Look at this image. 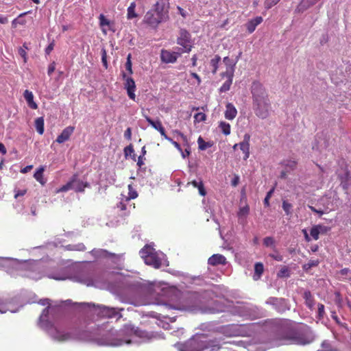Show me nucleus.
Masks as SVG:
<instances>
[{"mask_svg": "<svg viewBox=\"0 0 351 351\" xmlns=\"http://www.w3.org/2000/svg\"><path fill=\"white\" fill-rule=\"evenodd\" d=\"M194 119H195V122H197V123L202 122V121H206V114H204L203 112H198L195 114Z\"/></svg>", "mask_w": 351, "mask_h": 351, "instance_id": "nucleus-43", "label": "nucleus"}, {"mask_svg": "<svg viewBox=\"0 0 351 351\" xmlns=\"http://www.w3.org/2000/svg\"><path fill=\"white\" fill-rule=\"evenodd\" d=\"M19 54L23 58V61L24 62H27V53H26V51L25 50V49H23V47H20L19 49Z\"/></svg>", "mask_w": 351, "mask_h": 351, "instance_id": "nucleus-54", "label": "nucleus"}, {"mask_svg": "<svg viewBox=\"0 0 351 351\" xmlns=\"http://www.w3.org/2000/svg\"><path fill=\"white\" fill-rule=\"evenodd\" d=\"M276 340L280 344L305 345L311 342L312 339L302 331L290 326H284L276 335Z\"/></svg>", "mask_w": 351, "mask_h": 351, "instance_id": "nucleus-1", "label": "nucleus"}, {"mask_svg": "<svg viewBox=\"0 0 351 351\" xmlns=\"http://www.w3.org/2000/svg\"><path fill=\"white\" fill-rule=\"evenodd\" d=\"M72 185H73V182H71V181L66 183L65 185H63L58 191L60 192H66L70 189H73Z\"/></svg>", "mask_w": 351, "mask_h": 351, "instance_id": "nucleus-50", "label": "nucleus"}, {"mask_svg": "<svg viewBox=\"0 0 351 351\" xmlns=\"http://www.w3.org/2000/svg\"><path fill=\"white\" fill-rule=\"evenodd\" d=\"M117 207L121 211H127L123 213L124 215H127L129 214L132 208L133 209L135 208V204H131L130 201L125 198L117 204Z\"/></svg>", "mask_w": 351, "mask_h": 351, "instance_id": "nucleus-18", "label": "nucleus"}, {"mask_svg": "<svg viewBox=\"0 0 351 351\" xmlns=\"http://www.w3.org/2000/svg\"><path fill=\"white\" fill-rule=\"evenodd\" d=\"M93 252L98 256L110 258H118L119 255L108 252L106 250L100 249L97 250H93Z\"/></svg>", "mask_w": 351, "mask_h": 351, "instance_id": "nucleus-26", "label": "nucleus"}, {"mask_svg": "<svg viewBox=\"0 0 351 351\" xmlns=\"http://www.w3.org/2000/svg\"><path fill=\"white\" fill-rule=\"evenodd\" d=\"M23 96L29 108L34 110H36L38 108L37 104L34 101V95L32 92L25 90L23 93Z\"/></svg>", "mask_w": 351, "mask_h": 351, "instance_id": "nucleus-22", "label": "nucleus"}, {"mask_svg": "<svg viewBox=\"0 0 351 351\" xmlns=\"http://www.w3.org/2000/svg\"><path fill=\"white\" fill-rule=\"evenodd\" d=\"M251 93L253 102H261L268 100V95L263 85L259 82H254L252 84Z\"/></svg>", "mask_w": 351, "mask_h": 351, "instance_id": "nucleus-6", "label": "nucleus"}, {"mask_svg": "<svg viewBox=\"0 0 351 351\" xmlns=\"http://www.w3.org/2000/svg\"><path fill=\"white\" fill-rule=\"evenodd\" d=\"M254 110L257 117L261 119H266L269 116L270 108L269 99L261 102H253Z\"/></svg>", "mask_w": 351, "mask_h": 351, "instance_id": "nucleus-7", "label": "nucleus"}, {"mask_svg": "<svg viewBox=\"0 0 351 351\" xmlns=\"http://www.w3.org/2000/svg\"><path fill=\"white\" fill-rule=\"evenodd\" d=\"M264 271V267L263 263H256L254 265V279L258 280L261 278Z\"/></svg>", "mask_w": 351, "mask_h": 351, "instance_id": "nucleus-31", "label": "nucleus"}, {"mask_svg": "<svg viewBox=\"0 0 351 351\" xmlns=\"http://www.w3.org/2000/svg\"><path fill=\"white\" fill-rule=\"evenodd\" d=\"M123 79L125 80L124 87L127 90V93L129 98L135 101L136 95V84L135 82L131 77H128L125 72L122 73Z\"/></svg>", "mask_w": 351, "mask_h": 351, "instance_id": "nucleus-9", "label": "nucleus"}, {"mask_svg": "<svg viewBox=\"0 0 351 351\" xmlns=\"http://www.w3.org/2000/svg\"><path fill=\"white\" fill-rule=\"evenodd\" d=\"M274 189H271L267 194L266 197H265L264 199V204L265 206H269V199L271 196V194L273 193L274 192Z\"/></svg>", "mask_w": 351, "mask_h": 351, "instance_id": "nucleus-55", "label": "nucleus"}, {"mask_svg": "<svg viewBox=\"0 0 351 351\" xmlns=\"http://www.w3.org/2000/svg\"><path fill=\"white\" fill-rule=\"evenodd\" d=\"M190 34L186 31L181 29L180 36L178 38L177 43L183 47L182 53H188L191 50V45L190 42Z\"/></svg>", "mask_w": 351, "mask_h": 351, "instance_id": "nucleus-8", "label": "nucleus"}, {"mask_svg": "<svg viewBox=\"0 0 351 351\" xmlns=\"http://www.w3.org/2000/svg\"><path fill=\"white\" fill-rule=\"evenodd\" d=\"M208 263L209 265L213 266H216L219 265H226V258L224 256L216 254L212 255L208 260Z\"/></svg>", "mask_w": 351, "mask_h": 351, "instance_id": "nucleus-19", "label": "nucleus"}, {"mask_svg": "<svg viewBox=\"0 0 351 351\" xmlns=\"http://www.w3.org/2000/svg\"><path fill=\"white\" fill-rule=\"evenodd\" d=\"M146 121L151 125L155 130H158L159 127H162V123L160 120L154 121L149 117L144 115Z\"/></svg>", "mask_w": 351, "mask_h": 351, "instance_id": "nucleus-34", "label": "nucleus"}, {"mask_svg": "<svg viewBox=\"0 0 351 351\" xmlns=\"http://www.w3.org/2000/svg\"><path fill=\"white\" fill-rule=\"evenodd\" d=\"M182 53L180 52H171L170 51L162 49L160 53L162 62L165 63H174L176 62L178 56Z\"/></svg>", "mask_w": 351, "mask_h": 351, "instance_id": "nucleus-11", "label": "nucleus"}, {"mask_svg": "<svg viewBox=\"0 0 351 351\" xmlns=\"http://www.w3.org/2000/svg\"><path fill=\"white\" fill-rule=\"evenodd\" d=\"M56 69V63L53 62L48 66L47 73L50 76Z\"/></svg>", "mask_w": 351, "mask_h": 351, "instance_id": "nucleus-60", "label": "nucleus"}, {"mask_svg": "<svg viewBox=\"0 0 351 351\" xmlns=\"http://www.w3.org/2000/svg\"><path fill=\"white\" fill-rule=\"evenodd\" d=\"M168 0H159L145 15L144 22H166L169 20Z\"/></svg>", "mask_w": 351, "mask_h": 351, "instance_id": "nucleus-3", "label": "nucleus"}, {"mask_svg": "<svg viewBox=\"0 0 351 351\" xmlns=\"http://www.w3.org/2000/svg\"><path fill=\"white\" fill-rule=\"evenodd\" d=\"M123 310V308L117 309L116 308L104 306L101 310V313L102 316L108 318H112L116 317L117 315H119L118 319H120L122 317V315L119 314V311H121Z\"/></svg>", "mask_w": 351, "mask_h": 351, "instance_id": "nucleus-15", "label": "nucleus"}, {"mask_svg": "<svg viewBox=\"0 0 351 351\" xmlns=\"http://www.w3.org/2000/svg\"><path fill=\"white\" fill-rule=\"evenodd\" d=\"M145 158L143 156H139L137 160V165L141 167L144 165Z\"/></svg>", "mask_w": 351, "mask_h": 351, "instance_id": "nucleus-63", "label": "nucleus"}, {"mask_svg": "<svg viewBox=\"0 0 351 351\" xmlns=\"http://www.w3.org/2000/svg\"><path fill=\"white\" fill-rule=\"evenodd\" d=\"M250 135L249 134H245L243 136V141L239 143V148L244 154L243 160H246L250 157Z\"/></svg>", "mask_w": 351, "mask_h": 351, "instance_id": "nucleus-12", "label": "nucleus"}, {"mask_svg": "<svg viewBox=\"0 0 351 351\" xmlns=\"http://www.w3.org/2000/svg\"><path fill=\"white\" fill-rule=\"evenodd\" d=\"M267 304L274 306L279 312L286 308V301L283 298H269L267 301Z\"/></svg>", "mask_w": 351, "mask_h": 351, "instance_id": "nucleus-16", "label": "nucleus"}, {"mask_svg": "<svg viewBox=\"0 0 351 351\" xmlns=\"http://www.w3.org/2000/svg\"><path fill=\"white\" fill-rule=\"evenodd\" d=\"M101 62L103 64V66L105 67L106 69H108V64L107 61V52L104 47L101 49Z\"/></svg>", "mask_w": 351, "mask_h": 351, "instance_id": "nucleus-42", "label": "nucleus"}, {"mask_svg": "<svg viewBox=\"0 0 351 351\" xmlns=\"http://www.w3.org/2000/svg\"><path fill=\"white\" fill-rule=\"evenodd\" d=\"M263 244L266 247L273 246L274 245V239L271 237H267L263 239Z\"/></svg>", "mask_w": 351, "mask_h": 351, "instance_id": "nucleus-47", "label": "nucleus"}, {"mask_svg": "<svg viewBox=\"0 0 351 351\" xmlns=\"http://www.w3.org/2000/svg\"><path fill=\"white\" fill-rule=\"evenodd\" d=\"M310 234L311 235V237L315 239V240H318L319 239V232L317 229V228L315 227V226H313L310 230Z\"/></svg>", "mask_w": 351, "mask_h": 351, "instance_id": "nucleus-49", "label": "nucleus"}, {"mask_svg": "<svg viewBox=\"0 0 351 351\" xmlns=\"http://www.w3.org/2000/svg\"><path fill=\"white\" fill-rule=\"evenodd\" d=\"M99 24H100V27H101L102 32H104V34H106L107 30L110 29L112 25H114V23H99Z\"/></svg>", "mask_w": 351, "mask_h": 351, "instance_id": "nucleus-51", "label": "nucleus"}, {"mask_svg": "<svg viewBox=\"0 0 351 351\" xmlns=\"http://www.w3.org/2000/svg\"><path fill=\"white\" fill-rule=\"evenodd\" d=\"M197 143H198V145H199V149H201V150H205L208 147H210L212 146V144H210L208 142L204 141V140L201 136H199L198 138Z\"/></svg>", "mask_w": 351, "mask_h": 351, "instance_id": "nucleus-39", "label": "nucleus"}, {"mask_svg": "<svg viewBox=\"0 0 351 351\" xmlns=\"http://www.w3.org/2000/svg\"><path fill=\"white\" fill-rule=\"evenodd\" d=\"M75 128L73 126H68L65 128L61 134L58 136L56 141L58 143H63L70 138V136L73 133Z\"/></svg>", "mask_w": 351, "mask_h": 351, "instance_id": "nucleus-17", "label": "nucleus"}, {"mask_svg": "<svg viewBox=\"0 0 351 351\" xmlns=\"http://www.w3.org/2000/svg\"><path fill=\"white\" fill-rule=\"evenodd\" d=\"M124 154L125 156H130L132 159L136 161V154H134V149L132 144L124 148Z\"/></svg>", "mask_w": 351, "mask_h": 351, "instance_id": "nucleus-33", "label": "nucleus"}, {"mask_svg": "<svg viewBox=\"0 0 351 351\" xmlns=\"http://www.w3.org/2000/svg\"><path fill=\"white\" fill-rule=\"evenodd\" d=\"M282 164L289 170H294L297 167V162L293 160H284Z\"/></svg>", "mask_w": 351, "mask_h": 351, "instance_id": "nucleus-35", "label": "nucleus"}, {"mask_svg": "<svg viewBox=\"0 0 351 351\" xmlns=\"http://www.w3.org/2000/svg\"><path fill=\"white\" fill-rule=\"evenodd\" d=\"M222 332L228 337H237L241 335L239 327L237 325L230 324L222 328Z\"/></svg>", "mask_w": 351, "mask_h": 351, "instance_id": "nucleus-14", "label": "nucleus"}, {"mask_svg": "<svg viewBox=\"0 0 351 351\" xmlns=\"http://www.w3.org/2000/svg\"><path fill=\"white\" fill-rule=\"evenodd\" d=\"M317 308H318V316H319V318H320V319L323 318L324 315L325 314L324 305L319 303L317 305Z\"/></svg>", "mask_w": 351, "mask_h": 351, "instance_id": "nucleus-53", "label": "nucleus"}, {"mask_svg": "<svg viewBox=\"0 0 351 351\" xmlns=\"http://www.w3.org/2000/svg\"><path fill=\"white\" fill-rule=\"evenodd\" d=\"M71 182H73L72 187L75 192H83L85 188L90 186L88 182H84L74 179L71 180Z\"/></svg>", "mask_w": 351, "mask_h": 351, "instance_id": "nucleus-24", "label": "nucleus"}, {"mask_svg": "<svg viewBox=\"0 0 351 351\" xmlns=\"http://www.w3.org/2000/svg\"><path fill=\"white\" fill-rule=\"evenodd\" d=\"M135 8L136 4L134 2L132 3L130 5L128 8V19H132L134 17L136 16V14L135 13Z\"/></svg>", "mask_w": 351, "mask_h": 351, "instance_id": "nucleus-40", "label": "nucleus"}, {"mask_svg": "<svg viewBox=\"0 0 351 351\" xmlns=\"http://www.w3.org/2000/svg\"><path fill=\"white\" fill-rule=\"evenodd\" d=\"M250 213V206L245 203L244 206H240L237 213V217L240 221L246 220L247 215Z\"/></svg>", "mask_w": 351, "mask_h": 351, "instance_id": "nucleus-23", "label": "nucleus"}, {"mask_svg": "<svg viewBox=\"0 0 351 351\" xmlns=\"http://www.w3.org/2000/svg\"><path fill=\"white\" fill-rule=\"evenodd\" d=\"M220 346L215 340H210L204 334L195 335L186 342L181 351H217Z\"/></svg>", "mask_w": 351, "mask_h": 351, "instance_id": "nucleus-2", "label": "nucleus"}, {"mask_svg": "<svg viewBox=\"0 0 351 351\" xmlns=\"http://www.w3.org/2000/svg\"><path fill=\"white\" fill-rule=\"evenodd\" d=\"M138 197L137 191L133 188L132 184L128 185V196L125 197L127 199L130 201L132 199H135Z\"/></svg>", "mask_w": 351, "mask_h": 351, "instance_id": "nucleus-37", "label": "nucleus"}, {"mask_svg": "<svg viewBox=\"0 0 351 351\" xmlns=\"http://www.w3.org/2000/svg\"><path fill=\"white\" fill-rule=\"evenodd\" d=\"M189 184H192L195 188H197L200 195L205 196L206 195V191L202 180H199V181L193 180L191 182H189Z\"/></svg>", "mask_w": 351, "mask_h": 351, "instance_id": "nucleus-27", "label": "nucleus"}, {"mask_svg": "<svg viewBox=\"0 0 351 351\" xmlns=\"http://www.w3.org/2000/svg\"><path fill=\"white\" fill-rule=\"evenodd\" d=\"M223 62L226 65V71L221 75L224 77L225 75H234L236 62H234L228 56H226L223 59Z\"/></svg>", "mask_w": 351, "mask_h": 351, "instance_id": "nucleus-13", "label": "nucleus"}, {"mask_svg": "<svg viewBox=\"0 0 351 351\" xmlns=\"http://www.w3.org/2000/svg\"><path fill=\"white\" fill-rule=\"evenodd\" d=\"M45 171L44 167H40L34 174V178L42 185L45 184V180L43 178V173Z\"/></svg>", "mask_w": 351, "mask_h": 351, "instance_id": "nucleus-28", "label": "nucleus"}, {"mask_svg": "<svg viewBox=\"0 0 351 351\" xmlns=\"http://www.w3.org/2000/svg\"><path fill=\"white\" fill-rule=\"evenodd\" d=\"M132 56L130 53L128 55L127 61L125 62V69L128 71L129 74L132 75L133 73L132 71V63L131 60Z\"/></svg>", "mask_w": 351, "mask_h": 351, "instance_id": "nucleus-41", "label": "nucleus"}, {"mask_svg": "<svg viewBox=\"0 0 351 351\" xmlns=\"http://www.w3.org/2000/svg\"><path fill=\"white\" fill-rule=\"evenodd\" d=\"M55 46L54 40H53L45 49V53L47 55H49L52 51Z\"/></svg>", "mask_w": 351, "mask_h": 351, "instance_id": "nucleus-59", "label": "nucleus"}, {"mask_svg": "<svg viewBox=\"0 0 351 351\" xmlns=\"http://www.w3.org/2000/svg\"><path fill=\"white\" fill-rule=\"evenodd\" d=\"M168 141H169V142H170V143H171V144H172V145H173V146H174V147H175L178 150V151H180V152H182V148H181V146H180V145L178 142H176V141H173V140L172 138H169L168 139Z\"/></svg>", "mask_w": 351, "mask_h": 351, "instance_id": "nucleus-58", "label": "nucleus"}, {"mask_svg": "<svg viewBox=\"0 0 351 351\" xmlns=\"http://www.w3.org/2000/svg\"><path fill=\"white\" fill-rule=\"evenodd\" d=\"M44 118L43 117H38L35 120V128L38 133L42 135L44 133Z\"/></svg>", "mask_w": 351, "mask_h": 351, "instance_id": "nucleus-30", "label": "nucleus"}, {"mask_svg": "<svg viewBox=\"0 0 351 351\" xmlns=\"http://www.w3.org/2000/svg\"><path fill=\"white\" fill-rule=\"evenodd\" d=\"M315 227L317 228L318 232L319 234H326L330 230V228L323 226V225H316Z\"/></svg>", "mask_w": 351, "mask_h": 351, "instance_id": "nucleus-45", "label": "nucleus"}, {"mask_svg": "<svg viewBox=\"0 0 351 351\" xmlns=\"http://www.w3.org/2000/svg\"><path fill=\"white\" fill-rule=\"evenodd\" d=\"M119 332L120 336H125L126 338L119 339L117 340V342L112 343V345L119 346L124 343L130 344L131 343V340L129 339L130 337L132 335L141 337L143 333V331L130 324H125L123 327L120 330Z\"/></svg>", "mask_w": 351, "mask_h": 351, "instance_id": "nucleus-5", "label": "nucleus"}, {"mask_svg": "<svg viewBox=\"0 0 351 351\" xmlns=\"http://www.w3.org/2000/svg\"><path fill=\"white\" fill-rule=\"evenodd\" d=\"M319 264L318 259L310 260L307 263L303 265V269L306 271L311 269L312 267H317Z\"/></svg>", "mask_w": 351, "mask_h": 351, "instance_id": "nucleus-38", "label": "nucleus"}, {"mask_svg": "<svg viewBox=\"0 0 351 351\" xmlns=\"http://www.w3.org/2000/svg\"><path fill=\"white\" fill-rule=\"evenodd\" d=\"M124 136L126 139L130 140L132 138V130L130 128H127L124 132Z\"/></svg>", "mask_w": 351, "mask_h": 351, "instance_id": "nucleus-61", "label": "nucleus"}, {"mask_svg": "<svg viewBox=\"0 0 351 351\" xmlns=\"http://www.w3.org/2000/svg\"><path fill=\"white\" fill-rule=\"evenodd\" d=\"M221 61V57L219 55H216L213 59L210 60V65L212 67V73L215 74L218 69V65Z\"/></svg>", "mask_w": 351, "mask_h": 351, "instance_id": "nucleus-32", "label": "nucleus"}, {"mask_svg": "<svg viewBox=\"0 0 351 351\" xmlns=\"http://www.w3.org/2000/svg\"><path fill=\"white\" fill-rule=\"evenodd\" d=\"M258 24V23H248L247 27H246L248 33L249 34L252 33L256 29V25Z\"/></svg>", "mask_w": 351, "mask_h": 351, "instance_id": "nucleus-57", "label": "nucleus"}, {"mask_svg": "<svg viewBox=\"0 0 351 351\" xmlns=\"http://www.w3.org/2000/svg\"><path fill=\"white\" fill-rule=\"evenodd\" d=\"M224 114L226 119L232 120L236 117L237 110L232 104L228 103L226 106V111Z\"/></svg>", "mask_w": 351, "mask_h": 351, "instance_id": "nucleus-20", "label": "nucleus"}, {"mask_svg": "<svg viewBox=\"0 0 351 351\" xmlns=\"http://www.w3.org/2000/svg\"><path fill=\"white\" fill-rule=\"evenodd\" d=\"M317 3V1L316 0H302L295 10L298 12H303Z\"/></svg>", "mask_w": 351, "mask_h": 351, "instance_id": "nucleus-21", "label": "nucleus"}, {"mask_svg": "<svg viewBox=\"0 0 351 351\" xmlns=\"http://www.w3.org/2000/svg\"><path fill=\"white\" fill-rule=\"evenodd\" d=\"M309 208L311 209V210L313 213H317L319 214L320 216H322L323 214H324V211L322 210H317L316 209L315 207L312 206H308Z\"/></svg>", "mask_w": 351, "mask_h": 351, "instance_id": "nucleus-64", "label": "nucleus"}, {"mask_svg": "<svg viewBox=\"0 0 351 351\" xmlns=\"http://www.w3.org/2000/svg\"><path fill=\"white\" fill-rule=\"evenodd\" d=\"M145 263L156 269L160 267L162 263L155 249L150 245H145L139 252Z\"/></svg>", "mask_w": 351, "mask_h": 351, "instance_id": "nucleus-4", "label": "nucleus"}, {"mask_svg": "<svg viewBox=\"0 0 351 351\" xmlns=\"http://www.w3.org/2000/svg\"><path fill=\"white\" fill-rule=\"evenodd\" d=\"M280 0H265V7L269 9L276 5Z\"/></svg>", "mask_w": 351, "mask_h": 351, "instance_id": "nucleus-48", "label": "nucleus"}, {"mask_svg": "<svg viewBox=\"0 0 351 351\" xmlns=\"http://www.w3.org/2000/svg\"><path fill=\"white\" fill-rule=\"evenodd\" d=\"M80 282L87 286H93L94 285L93 279L88 277L81 279Z\"/></svg>", "mask_w": 351, "mask_h": 351, "instance_id": "nucleus-56", "label": "nucleus"}, {"mask_svg": "<svg viewBox=\"0 0 351 351\" xmlns=\"http://www.w3.org/2000/svg\"><path fill=\"white\" fill-rule=\"evenodd\" d=\"M289 276V269H287V267H283L282 268L280 269V270L278 271V276L280 277V278H282V277H288Z\"/></svg>", "mask_w": 351, "mask_h": 351, "instance_id": "nucleus-46", "label": "nucleus"}, {"mask_svg": "<svg viewBox=\"0 0 351 351\" xmlns=\"http://www.w3.org/2000/svg\"><path fill=\"white\" fill-rule=\"evenodd\" d=\"M26 193H27L26 189H23V190L15 189H14V198L17 199L19 197L23 196L26 194Z\"/></svg>", "mask_w": 351, "mask_h": 351, "instance_id": "nucleus-52", "label": "nucleus"}, {"mask_svg": "<svg viewBox=\"0 0 351 351\" xmlns=\"http://www.w3.org/2000/svg\"><path fill=\"white\" fill-rule=\"evenodd\" d=\"M53 338L58 341H66L71 339H82V335L80 332H60L56 331V334L53 335Z\"/></svg>", "mask_w": 351, "mask_h": 351, "instance_id": "nucleus-10", "label": "nucleus"}, {"mask_svg": "<svg viewBox=\"0 0 351 351\" xmlns=\"http://www.w3.org/2000/svg\"><path fill=\"white\" fill-rule=\"evenodd\" d=\"M303 298L305 300V304L306 306H308L310 309H313L315 305V300L311 291L308 290L305 291L303 294Z\"/></svg>", "mask_w": 351, "mask_h": 351, "instance_id": "nucleus-25", "label": "nucleus"}, {"mask_svg": "<svg viewBox=\"0 0 351 351\" xmlns=\"http://www.w3.org/2000/svg\"><path fill=\"white\" fill-rule=\"evenodd\" d=\"M282 208L287 215L291 214V210L292 208V204L284 200L282 202Z\"/></svg>", "mask_w": 351, "mask_h": 351, "instance_id": "nucleus-44", "label": "nucleus"}, {"mask_svg": "<svg viewBox=\"0 0 351 351\" xmlns=\"http://www.w3.org/2000/svg\"><path fill=\"white\" fill-rule=\"evenodd\" d=\"M158 131L160 133L161 136H163L164 138H165L166 140L168 141V139L170 138L166 134L165 128H163L162 125V127H159V130Z\"/></svg>", "mask_w": 351, "mask_h": 351, "instance_id": "nucleus-62", "label": "nucleus"}, {"mask_svg": "<svg viewBox=\"0 0 351 351\" xmlns=\"http://www.w3.org/2000/svg\"><path fill=\"white\" fill-rule=\"evenodd\" d=\"M234 75H225L224 77H226V81L222 84V86L219 88V91L221 93L227 92L230 90L231 84H232Z\"/></svg>", "mask_w": 351, "mask_h": 351, "instance_id": "nucleus-29", "label": "nucleus"}, {"mask_svg": "<svg viewBox=\"0 0 351 351\" xmlns=\"http://www.w3.org/2000/svg\"><path fill=\"white\" fill-rule=\"evenodd\" d=\"M219 128L221 132L225 135H229L230 134V125L226 122L221 121L219 123Z\"/></svg>", "mask_w": 351, "mask_h": 351, "instance_id": "nucleus-36", "label": "nucleus"}]
</instances>
